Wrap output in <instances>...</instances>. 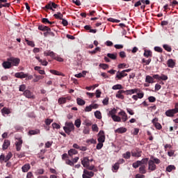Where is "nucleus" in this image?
Instances as JSON below:
<instances>
[{"mask_svg":"<svg viewBox=\"0 0 178 178\" xmlns=\"http://www.w3.org/2000/svg\"><path fill=\"white\" fill-rule=\"evenodd\" d=\"M63 130L65 131V133H66V134L70 135V133H72V131H74V124H73V122H65V127H63Z\"/></svg>","mask_w":178,"mask_h":178,"instance_id":"obj_1","label":"nucleus"},{"mask_svg":"<svg viewBox=\"0 0 178 178\" xmlns=\"http://www.w3.org/2000/svg\"><path fill=\"white\" fill-rule=\"evenodd\" d=\"M7 60L10 61L11 66H19V64L20 63V58H19L10 57L7 58Z\"/></svg>","mask_w":178,"mask_h":178,"instance_id":"obj_2","label":"nucleus"},{"mask_svg":"<svg viewBox=\"0 0 178 178\" xmlns=\"http://www.w3.org/2000/svg\"><path fill=\"white\" fill-rule=\"evenodd\" d=\"M23 95L24 97H26V98H29V99H35V96L34 95L33 92H31L29 90H26L25 91H24Z\"/></svg>","mask_w":178,"mask_h":178,"instance_id":"obj_3","label":"nucleus"},{"mask_svg":"<svg viewBox=\"0 0 178 178\" xmlns=\"http://www.w3.org/2000/svg\"><path fill=\"white\" fill-rule=\"evenodd\" d=\"M137 92H141L140 88H134L125 90L126 95H133V94H137Z\"/></svg>","mask_w":178,"mask_h":178,"instance_id":"obj_4","label":"nucleus"},{"mask_svg":"<svg viewBox=\"0 0 178 178\" xmlns=\"http://www.w3.org/2000/svg\"><path fill=\"white\" fill-rule=\"evenodd\" d=\"M72 99V97L67 96L66 97H60L58 100L59 105H63V104H66L67 101H70Z\"/></svg>","mask_w":178,"mask_h":178,"instance_id":"obj_5","label":"nucleus"},{"mask_svg":"<svg viewBox=\"0 0 178 178\" xmlns=\"http://www.w3.org/2000/svg\"><path fill=\"white\" fill-rule=\"evenodd\" d=\"M98 104H91L90 106L86 107L85 111L86 112H91L92 109H98Z\"/></svg>","mask_w":178,"mask_h":178,"instance_id":"obj_6","label":"nucleus"},{"mask_svg":"<svg viewBox=\"0 0 178 178\" xmlns=\"http://www.w3.org/2000/svg\"><path fill=\"white\" fill-rule=\"evenodd\" d=\"M127 76V73L124 72V70L122 72L118 71L116 73L115 79H118V80H122L123 77H126Z\"/></svg>","mask_w":178,"mask_h":178,"instance_id":"obj_7","label":"nucleus"},{"mask_svg":"<svg viewBox=\"0 0 178 178\" xmlns=\"http://www.w3.org/2000/svg\"><path fill=\"white\" fill-rule=\"evenodd\" d=\"M99 138L97 139L98 143H105V134L104 131H100L98 134Z\"/></svg>","mask_w":178,"mask_h":178,"instance_id":"obj_8","label":"nucleus"},{"mask_svg":"<svg viewBox=\"0 0 178 178\" xmlns=\"http://www.w3.org/2000/svg\"><path fill=\"white\" fill-rule=\"evenodd\" d=\"M148 169L151 170L152 172H154V170H156V165H155V163L152 160H149L148 161Z\"/></svg>","mask_w":178,"mask_h":178,"instance_id":"obj_9","label":"nucleus"},{"mask_svg":"<svg viewBox=\"0 0 178 178\" xmlns=\"http://www.w3.org/2000/svg\"><path fill=\"white\" fill-rule=\"evenodd\" d=\"M108 115H111L113 120H114V122H120V120H122V119L120 118V117L115 115L114 112H109Z\"/></svg>","mask_w":178,"mask_h":178,"instance_id":"obj_10","label":"nucleus"},{"mask_svg":"<svg viewBox=\"0 0 178 178\" xmlns=\"http://www.w3.org/2000/svg\"><path fill=\"white\" fill-rule=\"evenodd\" d=\"M153 77L155 79V80H168V76L165 74H161V76H159V74H154Z\"/></svg>","mask_w":178,"mask_h":178,"instance_id":"obj_11","label":"nucleus"},{"mask_svg":"<svg viewBox=\"0 0 178 178\" xmlns=\"http://www.w3.org/2000/svg\"><path fill=\"white\" fill-rule=\"evenodd\" d=\"M155 78H154V75L152 76L149 75H147L145 78V83H148L149 84H152L155 83Z\"/></svg>","mask_w":178,"mask_h":178,"instance_id":"obj_12","label":"nucleus"},{"mask_svg":"<svg viewBox=\"0 0 178 178\" xmlns=\"http://www.w3.org/2000/svg\"><path fill=\"white\" fill-rule=\"evenodd\" d=\"M81 163L83 168H88L90 165V159H88V157H83V160H81Z\"/></svg>","mask_w":178,"mask_h":178,"instance_id":"obj_13","label":"nucleus"},{"mask_svg":"<svg viewBox=\"0 0 178 178\" xmlns=\"http://www.w3.org/2000/svg\"><path fill=\"white\" fill-rule=\"evenodd\" d=\"M126 94V90H119L118 93L115 95L116 98H119L120 99H124V96L122 94Z\"/></svg>","mask_w":178,"mask_h":178,"instance_id":"obj_14","label":"nucleus"},{"mask_svg":"<svg viewBox=\"0 0 178 178\" xmlns=\"http://www.w3.org/2000/svg\"><path fill=\"white\" fill-rule=\"evenodd\" d=\"M2 67L3 69H10L12 67V63H10V60H6L3 62Z\"/></svg>","mask_w":178,"mask_h":178,"instance_id":"obj_15","label":"nucleus"},{"mask_svg":"<svg viewBox=\"0 0 178 178\" xmlns=\"http://www.w3.org/2000/svg\"><path fill=\"white\" fill-rule=\"evenodd\" d=\"M15 76L17 77V79H26L27 77V74H24V72H17L15 74Z\"/></svg>","mask_w":178,"mask_h":178,"instance_id":"obj_16","label":"nucleus"},{"mask_svg":"<svg viewBox=\"0 0 178 178\" xmlns=\"http://www.w3.org/2000/svg\"><path fill=\"white\" fill-rule=\"evenodd\" d=\"M44 56H51L54 59L56 58V54L51 51H47L44 52Z\"/></svg>","mask_w":178,"mask_h":178,"instance_id":"obj_17","label":"nucleus"},{"mask_svg":"<svg viewBox=\"0 0 178 178\" xmlns=\"http://www.w3.org/2000/svg\"><path fill=\"white\" fill-rule=\"evenodd\" d=\"M167 65L168 67L173 69V67H175V66L176 65V62H175L173 59L170 58L167 61Z\"/></svg>","mask_w":178,"mask_h":178,"instance_id":"obj_18","label":"nucleus"},{"mask_svg":"<svg viewBox=\"0 0 178 178\" xmlns=\"http://www.w3.org/2000/svg\"><path fill=\"white\" fill-rule=\"evenodd\" d=\"M9 145H10V140H4L3 146H2V149L5 151V149H8L9 147Z\"/></svg>","mask_w":178,"mask_h":178,"instance_id":"obj_19","label":"nucleus"},{"mask_svg":"<svg viewBox=\"0 0 178 178\" xmlns=\"http://www.w3.org/2000/svg\"><path fill=\"white\" fill-rule=\"evenodd\" d=\"M38 30H40V31H51V28H49L45 25H39Z\"/></svg>","mask_w":178,"mask_h":178,"instance_id":"obj_20","label":"nucleus"},{"mask_svg":"<svg viewBox=\"0 0 178 178\" xmlns=\"http://www.w3.org/2000/svg\"><path fill=\"white\" fill-rule=\"evenodd\" d=\"M127 131V129L125 127H120L115 130V133H118L119 134H123V133H126Z\"/></svg>","mask_w":178,"mask_h":178,"instance_id":"obj_21","label":"nucleus"},{"mask_svg":"<svg viewBox=\"0 0 178 178\" xmlns=\"http://www.w3.org/2000/svg\"><path fill=\"white\" fill-rule=\"evenodd\" d=\"M79 154V152L76 150V149H71L68 151V155L70 156H73V155H77Z\"/></svg>","mask_w":178,"mask_h":178,"instance_id":"obj_22","label":"nucleus"},{"mask_svg":"<svg viewBox=\"0 0 178 178\" xmlns=\"http://www.w3.org/2000/svg\"><path fill=\"white\" fill-rule=\"evenodd\" d=\"M118 115L122 116V122H126V120H127V115H126V112H120Z\"/></svg>","mask_w":178,"mask_h":178,"instance_id":"obj_23","label":"nucleus"},{"mask_svg":"<svg viewBox=\"0 0 178 178\" xmlns=\"http://www.w3.org/2000/svg\"><path fill=\"white\" fill-rule=\"evenodd\" d=\"M146 168L145 165H140L139 168V172L142 175H145L147 173V170H145Z\"/></svg>","mask_w":178,"mask_h":178,"instance_id":"obj_24","label":"nucleus"},{"mask_svg":"<svg viewBox=\"0 0 178 178\" xmlns=\"http://www.w3.org/2000/svg\"><path fill=\"white\" fill-rule=\"evenodd\" d=\"M30 168H31L30 164H25L22 168V172H24V173L29 172V170H30Z\"/></svg>","mask_w":178,"mask_h":178,"instance_id":"obj_25","label":"nucleus"},{"mask_svg":"<svg viewBox=\"0 0 178 178\" xmlns=\"http://www.w3.org/2000/svg\"><path fill=\"white\" fill-rule=\"evenodd\" d=\"M107 57L110 58V59H112L113 60H115V59H117L118 58V54H111L108 53L107 54Z\"/></svg>","mask_w":178,"mask_h":178,"instance_id":"obj_26","label":"nucleus"},{"mask_svg":"<svg viewBox=\"0 0 178 178\" xmlns=\"http://www.w3.org/2000/svg\"><path fill=\"white\" fill-rule=\"evenodd\" d=\"M143 56H145V58H149V56L152 57V51H151V50H145Z\"/></svg>","mask_w":178,"mask_h":178,"instance_id":"obj_27","label":"nucleus"},{"mask_svg":"<svg viewBox=\"0 0 178 178\" xmlns=\"http://www.w3.org/2000/svg\"><path fill=\"white\" fill-rule=\"evenodd\" d=\"M40 129L31 130L29 131V136H35V134H40Z\"/></svg>","mask_w":178,"mask_h":178,"instance_id":"obj_28","label":"nucleus"},{"mask_svg":"<svg viewBox=\"0 0 178 178\" xmlns=\"http://www.w3.org/2000/svg\"><path fill=\"white\" fill-rule=\"evenodd\" d=\"M76 102H77L78 105H80L81 106H83V105H86V101H84L83 99H82L80 97H78L76 99Z\"/></svg>","mask_w":178,"mask_h":178,"instance_id":"obj_29","label":"nucleus"},{"mask_svg":"<svg viewBox=\"0 0 178 178\" xmlns=\"http://www.w3.org/2000/svg\"><path fill=\"white\" fill-rule=\"evenodd\" d=\"M83 174L86 175L87 176H89L90 177H93L94 176V172L88 171L87 170H83Z\"/></svg>","mask_w":178,"mask_h":178,"instance_id":"obj_30","label":"nucleus"},{"mask_svg":"<svg viewBox=\"0 0 178 178\" xmlns=\"http://www.w3.org/2000/svg\"><path fill=\"white\" fill-rule=\"evenodd\" d=\"M139 162H140V165L143 166V165H147L148 163V162H149V159L148 158H145L143 159L141 161H139Z\"/></svg>","mask_w":178,"mask_h":178,"instance_id":"obj_31","label":"nucleus"},{"mask_svg":"<svg viewBox=\"0 0 178 178\" xmlns=\"http://www.w3.org/2000/svg\"><path fill=\"white\" fill-rule=\"evenodd\" d=\"M42 9L44 10H46V12H48V10H49V9H52V2L50 1L44 7H43Z\"/></svg>","mask_w":178,"mask_h":178,"instance_id":"obj_32","label":"nucleus"},{"mask_svg":"<svg viewBox=\"0 0 178 178\" xmlns=\"http://www.w3.org/2000/svg\"><path fill=\"white\" fill-rule=\"evenodd\" d=\"M42 22L44 23V24H47V23L49 24H55V22H50L47 18H43Z\"/></svg>","mask_w":178,"mask_h":178,"instance_id":"obj_33","label":"nucleus"},{"mask_svg":"<svg viewBox=\"0 0 178 178\" xmlns=\"http://www.w3.org/2000/svg\"><path fill=\"white\" fill-rule=\"evenodd\" d=\"M141 151H138V152H131V156H136V158H140V156H141Z\"/></svg>","mask_w":178,"mask_h":178,"instance_id":"obj_34","label":"nucleus"},{"mask_svg":"<svg viewBox=\"0 0 178 178\" xmlns=\"http://www.w3.org/2000/svg\"><path fill=\"white\" fill-rule=\"evenodd\" d=\"M163 48L167 51V52H172V47L169 44H163Z\"/></svg>","mask_w":178,"mask_h":178,"instance_id":"obj_35","label":"nucleus"},{"mask_svg":"<svg viewBox=\"0 0 178 178\" xmlns=\"http://www.w3.org/2000/svg\"><path fill=\"white\" fill-rule=\"evenodd\" d=\"M27 45H29V47H32V48H34L35 47V44H34V42L31 41V40H29L27 39L25 40Z\"/></svg>","mask_w":178,"mask_h":178,"instance_id":"obj_36","label":"nucleus"},{"mask_svg":"<svg viewBox=\"0 0 178 178\" xmlns=\"http://www.w3.org/2000/svg\"><path fill=\"white\" fill-rule=\"evenodd\" d=\"M176 169V167L173 165H170L166 168V171L167 172H172V170H175Z\"/></svg>","mask_w":178,"mask_h":178,"instance_id":"obj_37","label":"nucleus"},{"mask_svg":"<svg viewBox=\"0 0 178 178\" xmlns=\"http://www.w3.org/2000/svg\"><path fill=\"white\" fill-rule=\"evenodd\" d=\"M123 158L124 159H130V157L131 156V153L130 152H127L125 154H122Z\"/></svg>","mask_w":178,"mask_h":178,"instance_id":"obj_38","label":"nucleus"},{"mask_svg":"<svg viewBox=\"0 0 178 178\" xmlns=\"http://www.w3.org/2000/svg\"><path fill=\"white\" fill-rule=\"evenodd\" d=\"M113 90H122L123 89V86L121 84H117V85H114L112 87Z\"/></svg>","mask_w":178,"mask_h":178,"instance_id":"obj_39","label":"nucleus"},{"mask_svg":"<svg viewBox=\"0 0 178 178\" xmlns=\"http://www.w3.org/2000/svg\"><path fill=\"white\" fill-rule=\"evenodd\" d=\"M74 124H75L76 127H77V129H79L80 127V126H81V120L80 119H76L75 120Z\"/></svg>","mask_w":178,"mask_h":178,"instance_id":"obj_40","label":"nucleus"},{"mask_svg":"<svg viewBox=\"0 0 178 178\" xmlns=\"http://www.w3.org/2000/svg\"><path fill=\"white\" fill-rule=\"evenodd\" d=\"M151 159H153L152 161L156 163V165H159L161 163V160L159 159L154 157V156H151Z\"/></svg>","mask_w":178,"mask_h":178,"instance_id":"obj_41","label":"nucleus"},{"mask_svg":"<svg viewBox=\"0 0 178 178\" xmlns=\"http://www.w3.org/2000/svg\"><path fill=\"white\" fill-rule=\"evenodd\" d=\"M50 73H51V74H55L56 76H62V74L60 72L55 70H51Z\"/></svg>","mask_w":178,"mask_h":178,"instance_id":"obj_42","label":"nucleus"},{"mask_svg":"<svg viewBox=\"0 0 178 178\" xmlns=\"http://www.w3.org/2000/svg\"><path fill=\"white\" fill-rule=\"evenodd\" d=\"M132 166L133 168H134V169H137V168H138L139 166H141L140 161H137L136 162L132 164Z\"/></svg>","mask_w":178,"mask_h":178,"instance_id":"obj_43","label":"nucleus"},{"mask_svg":"<svg viewBox=\"0 0 178 178\" xmlns=\"http://www.w3.org/2000/svg\"><path fill=\"white\" fill-rule=\"evenodd\" d=\"M151 58H149L148 60H145V58L142 59V63H145V65H148L149 63H151Z\"/></svg>","mask_w":178,"mask_h":178,"instance_id":"obj_44","label":"nucleus"},{"mask_svg":"<svg viewBox=\"0 0 178 178\" xmlns=\"http://www.w3.org/2000/svg\"><path fill=\"white\" fill-rule=\"evenodd\" d=\"M12 156H13V155L12 154L11 152H8V154L6 155V159H5V162H8V161H9V159H10V158H12Z\"/></svg>","mask_w":178,"mask_h":178,"instance_id":"obj_45","label":"nucleus"},{"mask_svg":"<svg viewBox=\"0 0 178 178\" xmlns=\"http://www.w3.org/2000/svg\"><path fill=\"white\" fill-rule=\"evenodd\" d=\"M87 144H97V140L95 139L92 138V139H88L86 140Z\"/></svg>","mask_w":178,"mask_h":178,"instance_id":"obj_46","label":"nucleus"},{"mask_svg":"<svg viewBox=\"0 0 178 178\" xmlns=\"http://www.w3.org/2000/svg\"><path fill=\"white\" fill-rule=\"evenodd\" d=\"M34 77H35V79H33V83H38V81L41 80V79H42V77L41 76H38V75H34Z\"/></svg>","mask_w":178,"mask_h":178,"instance_id":"obj_47","label":"nucleus"},{"mask_svg":"<svg viewBox=\"0 0 178 178\" xmlns=\"http://www.w3.org/2000/svg\"><path fill=\"white\" fill-rule=\"evenodd\" d=\"M95 116L97 119H102L101 112H95Z\"/></svg>","mask_w":178,"mask_h":178,"instance_id":"obj_48","label":"nucleus"},{"mask_svg":"<svg viewBox=\"0 0 178 178\" xmlns=\"http://www.w3.org/2000/svg\"><path fill=\"white\" fill-rule=\"evenodd\" d=\"M99 67H102L104 70H106V69H108L109 67V65L107 64L101 63L99 64Z\"/></svg>","mask_w":178,"mask_h":178,"instance_id":"obj_49","label":"nucleus"},{"mask_svg":"<svg viewBox=\"0 0 178 178\" xmlns=\"http://www.w3.org/2000/svg\"><path fill=\"white\" fill-rule=\"evenodd\" d=\"M156 129H157V130H161L162 129V125H161V124L159 122H155L154 124H153Z\"/></svg>","mask_w":178,"mask_h":178,"instance_id":"obj_50","label":"nucleus"},{"mask_svg":"<svg viewBox=\"0 0 178 178\" xmlns=\"http://www.w3.org/2000/svg\"><path fill=\"white\" fill-rule=\"evenodd\" d=\"M137 95H138V98H139L140 99H141L142 98H144V92H142L140 90V92H137Z\"/></svg>","mask_w":178,"mask_h":178,"instance_id":"obj_51","label":"nucleus"},{"mask_svg":"<svg viewBox=\"0 0 178 178\" xmlns=\"http://www.w3.org/2000/svg\"><path fill=\"white\" fill-rule=\"evenodd\" d=\"M175 113H176V112H165V115L166 116H168V118H173Z\"/></svg>","mask_w":178,"mask_h":178,"instance_id":"obj_52","label":"nucleus"},{"mask_svg":"<svg viewBox=\"0 0 178 178\" xmlns=\"http://www.w3.org/2000/svg\"><path fill=\"white\" fill-rule=\"evenodd\" d=\"M52 122H54V120H51L48 118L44 120V123L47 126H49V124H51Z\"/></svg>","mask_w":178,"mask_h":178,"instance_id":"obj_53","label":"nucleus"},{"mask_svg":"<svg viewBox=\"0 0 178 178\" xmlns=\"http://www.w3.org/2000/svg\"><path fill=\"white\" fill-rule=\"evenodd\" d=\"M166 112H178V102L176 103L175 109L168 110Z\"/></svg>","mask_w":178,"mask_h":178,"instance_id":"obj_54","label":"nucleus"},{"mask_svg":"<svg viewBox=\"0 0 178 178\" xmlns=\"http://www.w3.org/2000/svg\"><path fill=\"white\" fill-rule=\"evenodd\" d=\"M52 127L53 129H60V125H59L58 123L56 122H54L52 124Z\"/></svg>","mask_w":178,"mask_h":178,"instance_id":"obj_55","label":"nucleus"},{"mask_svg":"<svg viewBox=\"0 0 178 178\" xmlns=\"http://www.w3.org/2000/svg\"><path fill=\"white\" fill-rule=\"evenodd\" d=\"M149 102H155L156 101V98L154 96H150L148 97Z\"/></svg>","mask_w":178,"mask_h":178,"instance_id":"obj_56","label":"nucleus"},{"mask_svg":"<svg viewBox=\"0 0 178 178\" xmlns=\"http://www.w3.org/2000/svg\"><path fill=\"white\" fill-rule=\"evenodd\" d=\"M24 90H26V85L22 84V85L19 86V91L24 92L25 91Z\"/></svg>","mask_w":178,"mask_h":178,"instance_id":"obj_57","label":"nucleus"},{"mask_svg":"<svg viewBox=\"0 0 178 178\" xmlns=\"http://www.w3.org/2000/svg\"><path fill=\"white\" fill-rule=\"evenodd\" d=\"M92 131H98V126L97 124H94L92 125Z\"/></svg>","mask_w":178,"mask_h":178,"instance_id":"obj_58","label":"nucleus"},{"mask_svg":"<svg viewBox=\"0 0 178 178\" xmlns=\"http://www.w3.org/2000/svg\"><path fill=\"white\" fill-rule=\"evenodd\" d=\"M154 51H156V52L162 53V51H163V49H162V47H154Z\"/></svg>","mask_w":178,"mask_h":178,"instance_id":"obj_59","label":"nucleus"},{"mask_svg":"<svg viewBox=\"0 0 178 178\" xmlns=\"http://www.w3.org/2000/svg\"><path fill=\"white\" fill-rule=\"evenodd\" d=\"M23 144V140H22V138H18V141L17 143H15V145H18V146H22V145Z\"/></svg>","mask_w":178,"mask_h":178,"instance_id":"obj_60","label":"nucleus"},{"mask_svg":"<svg viewBox=\"0 0 178 178\" xmlns=\"http://www.w3.org/2000/svg\"><path fill=\"white\" fill-rule=\"evenodd\" d=\"M113 170H119V163H115L113 165Z\"/></svg>","mask_w":178,"mask_h":178,"instance_id":"obj_61","label":"nucleus"},{"mask_svg":"<svg viewBox=\"0 0 178 178\" xmlns=\"http://www.w3.org/2000/svg\"><path fill=\"white\" fill-rule=\"evenodd\" d=\"M40 63H41V65H42V66H47L48 65V61H47V60H41V61L40 62Z\"/></svg>","mask_w":178,"mask_h":178,"instance_id":"obj_62","label":"nucleus"},{"mask_svg":"<svg viewBox=\"0 0 178 178\" xmlns=\"http://www.w3.org/2000/svg\"><path fill=\"white\" fill-rule=\"evenodd\" d=\"M104 147V143H99L97 145L96 148L97 149H101Z\"/></svg>","mask_w":178,"mask_h":178,"instance_id":"obj_63","label":"nucleus"},{"mask_svg":"<svg viewBox=\"0 0 178 178\" xmlns=\"http://www.w3.org/2000/svg\"><path fill=\"white\" fill-rule=\"evenodd\" d=\"M84 124L86 126H91L92 123H91V121L88 120H86L84 121Z\"/></svg>","mask_w":178,"mask_h":178,"instance_id":"obj_64","label":"nucleus"}]
</instances>
